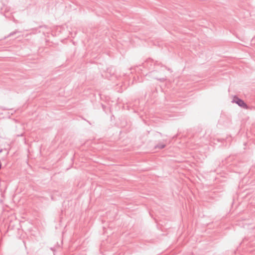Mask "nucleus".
Instances as JSON below:
<instances>
[{
	"label": "nucleus",
	"instance_id": "obj_1",
	"mask_svg": "<svg viewBox=\"0 0 255 255\" xmlns=\"http://www.w3.org/2000/svg\"><path fill=\"white\" fill-rule=\"evenodd\" d=\"M233 102L236 103L240 107L244 109H247L248 108V105L244 102V101L238 97H235L233 100Z\"/></svg>",
	"mask_w": 255,
	"mask_h": 255
},
{
	"label": "nucleus",
	"instance_id": "obj_2",
	"mask_svg": "<svg viewBox=\"0 0 255 255\" xmlns=\"http://www.w3.org/2000/svg\"><path fill=\"white\" fill-rule=\"evenodd\" d=\"M165 146V144H164L163 143H159L155 146V148L162 149V148H164Z\"/></svg>",
	"mask_w": 255,
	"mask_h": 255
},
{
	"label": "nucleus",
	"instance_id": "obj_3",
	"mask_svg": "<svg viewBox=\"0 0 255 255\" xmlns=\"http://www.w3.org/2000/svg\"><path fill=\"white\" fill-rule=\"evenodd\" d=\"M17 32H19V31H18L17 30L12 32L9 33V34L7 36V37L12 36V35H14L15 34L17 33Z\"/></svg>",
	"mask_w": 255,
	"mask_h": 255
},
{
	"label": "nucleus",
	"instance_id": "obj_4",
	"mask_svg": "<svg viewBox=\"0 0 255 255\" xmlns=\"http://www.w3.org/2000/svg\"><path fill=\"white\" fill-rule=\"evenodd\" d=\"M165 80V79L164 78H162L161 79H160V81H164Z\"/></svg>",
	"mask_w": 255,
	"mask_h": 255
},
{
	"label": "nucleus",
	"instance_id": "obj_5",
	"mask_svg": "<svg viewBox=\"0 0 255 255\" xmlns=\"http://www.w3.org/2000/svg\"><path fill=\"white\" fill-rule=\"evenodd\" d=\"M1 163H0V169H1Z\"/></svg>",
	"mask_w": 255,
	"mask_h": 255
}]
</instances>
